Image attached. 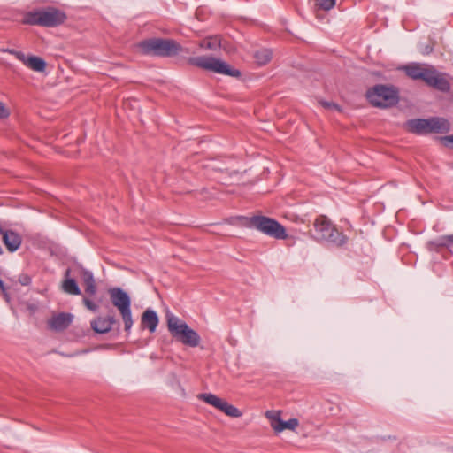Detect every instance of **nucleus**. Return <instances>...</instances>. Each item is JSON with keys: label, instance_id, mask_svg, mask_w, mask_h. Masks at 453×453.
Returning <instances> with one entry per match:
<instances>
[{"label": "nucleus", "instance_id": "23", "mask_svg": "<svg viewBox=\"0 0 453 453\" xmlns=\"http://www.w3.org/2000/svg\"><path fill=\"white\" fill-rule=\"evenodd\" d=\"M336 0H317L316 6L324 11H329L335 5Z\"/></svg>", "mask_w": 453, "mask_h": 453}, {"label": "nucleus", "instance_id": "17", "mask_svg": "<svg viewBox=\"0 0 453 453\" xmlns=\"http://www.w3.org/2000/svg\"><path fill=\"white\" fill-rule=\"evenodd\" d=\"M21 62L29 69L35 72H43L46 68V62L40 57L24 55V60Z\"/></svg>", "mask_w": 453, "mask_h": 453}, {"label": "nucleus", "instance_id": "7", "mask_svg": "<svg viewBox=\"0 0 453 453\" xmlns=\"http://www.w3.org/2000/svg\"><path fill=\"white\" fill-rule=\"evenodd\" d=\"M407 126L411 132L417 134H444L450 129L449 122L440 117L411 119L407 122Z\"/></svg>", "mask_w": 453, "mask_h": 453}, {"label": "nucleus", "instance_id": "21", "mask_svg": "<svg viewBox=\"0 0 453 453\" xmlns=\"http://www.w3.org/2000/svg\"><path fill=\"white\" fill-rule=\"evenodd\" d=\"M200 46L205 50H216L221 47V38L218 35L207 37L201 42Z\"/></svg>", "mask_w": 453, "mask_h": 453}, {"label": "nucleus", "instance_id": "12", "mask_svg": "<svg viewBox=\"0 0 453 453\" xmlns=\"http://www.w3.org/2000/svg\"><path fill=\"white\" fill-rule=\"evenodd\" d=\"M265 415L269 419L272 428L276 433H280L286 429L294 431L299 426L298 419L295 418L288 421H283L280 418L281 411H266Z\"/></svg>", "mask_w": 453, "mask_h": 453}, {"label": "nucleus", "instance_id": "25", "mask_svg": "<svg viewBox=\"0 0 453 453\" xmlns=\"http://www.w3.org/2000/svg\"><path fill=\"white\" fill-rule=\"evenodd\" d=\"M4 51L8 52V53L15 56V58L17 59H19V61L24 60L25 53H23L21 51H18V50H12V49H7V50H4Z\"/></svg>", "mask_w": 453, "mask_h": 453}, {"label": "nucleus", "instance_id": "31", "mask_svg": "<svg viewBox=\"0 0 453 453\" xmlns=\"http://www.w3.org/2000/svg\"><path fill=\"white\" fill-rule=\"evenodd\" d=\"M0 288L3 290V291H5V288H4V284L2 280H0Z\"/></svg>", "mask_w": 453, "mask_h": 453}, {"label": "nucleus", "instance_id": "3", "mask_svg": "<svg viewBox=\"0 0 453 453\" xmlns=\"http://www.w3.org/2000/svg\"><path fill=\"white\" fill-rule=\"evenodd\" d=\"M141 53L161 58H172L178 55L182 48L180 43L171 39L150 38L137 44Z\"/></svg>", "mask_w": 453, "mask_h": 453}, {"label": "nucleus", "instance_id": "28", "mask_svg": "<svg viewBox=\"0 0 453 453\" xmlns=\"http://www.w3.org/2000/svg\"><path fill=\"white\" fill-rule=\"evenodd\" d=\"M321 104H322V105H323L325 108H334V109L339 110L338 105H336V104H334V103L322 102Z\"/></svg>", "mask_w": 453, "mask_h": 453}, {"label": "nucleus", "instance_id": "24", "mask_svg": "<svg viewBox=\"0 0 453 453\" xmlns=\"http://www.w3.org/2000/svg\"><path fill=\"white\" fill-rule=\"evenodd\" d=\"M83 303L89 311H96L98 309V305L96 304L93 301L89 300L88 298L84 297Z\"/></svg>", "mask_w": 453, "mask_h": 453}, {"label": "nucleus", "instance_id": "13", "mask_svg": "<svg viewBox=\"0 0 453 453\" xmlns=\"http://www.w3.org/2000/svg\"><path fill=\"white\" fill-rule=\"evenodd\" d=\"M3 242L10 252L18 250L22 242V237L12 230L2 231Z\"/></svg>", "mask_w": 453, "mask_h": 453}, {"label": "nucleus", "instance_id": "11", "mask_svg": "<svg viewBox=\"0 0 453 453\" xmlns=\"http://www.w3.org/2000/svg\"><path fill=\"white\" fill-rule=\"evenodd\" d=\"M197 397L231 418H240L242 415V411L238 408L214 394L203 393L199 394Z\"/></svg>", "mask_w": 453, "mask_h": 453}, {"label": "nucleus", "instance_id": "20", "mask_svg": "<svg viewBox=\"0 0 453 453\" xmlns=\"http://www.w3.org/2000/svg\"><path fill=\"white\" fill-rule=\"evenodd\" d=\"M449 247H451L449 235H442L427 242V248L431 251H438L441 248Z\"/></svg>", "mask_w": 453, "mask_h": 453}, {"label": "nucleus", "instance_id": "32", "mask_svg": "<svg viewBox=\"0 0 453 453\" xmlns=\"http://www.w3.org/2000/svg\"><path fill=\"white\" fill-rule=\"evenodd\" d=\"M0 254H2V248L0 247Z\"/></svg>", "mask_w": 453, "mask_h": 453}, {"label": "nucleus", "instance_id": "8", "mask_svg": "<svg viewBox=\"0 0 453 453\" xmlns=\"http://www.w3.org/2000/svg\"><path fill=\"white\" fill-rule=\"evenodd\" d=\"M108 293L111 303L117 308L123 319L125 332L129 334L134 324L130 296L120 288H111Z\"/></svg>", "mask_w": 453, "mask_h": 453}, {"label": "nucleus", "instance_id": "18", "mask_svg": "<svg viewBox=\"0 0 453 453\" xmlns=\"http://www.w3.org/2000/svg\"><path fill=\"white\" fill-rule=\"evenodd\" d=\"M81 277L83 281V284L85 285L86 293L88 294L89 296H94L96 292V286L92 273L81 268Z\"/></svg>", "mask_w": 453, "mask_h": 453}, {"label": "nucleus", "instance_id": "22", "mask_svg": "<svg viewBox=\"0 0 453 453\" xmlns=\"http://www.w3.org/2000/svg\"><path fill=\"white\" fill-rule=\"evenodd\" d=\"M272 55L269 49H261L254 53V58L258 65H265L272 59Z\"/></svg>", "mask_w": 453, "mask_h": 453}, {"label": "nucleus", "instance_id": "30", "mask_svg": "<svg viewBox=\"0 0 453 453\" xmlns=\"http://www.w3.org/2000/svg\"><path fill=\"white\" fill-rule=\"evenodd\" d=\"M449 242H450V246H453V234H449Z\"/></svg>", "mask_w": 453, "mask_h": 453}, {"label": "nucleus", "instance_id": "19", "mask_svg": "<svg viewBox=\"0 0 453 453\" xmlns=\"http://www.w3.org/2000/svg\"><path fill=\"white\" fill-rule=\"evenodd\" d=\"M70 269H67L65 271V280L63 281L62 283V288L63 290L67 293V294H70V295H80L81 294V290L77 285V282L75 281L74 279L73 278H69V275H70Z\"/></svg>", "mask_w": 453, "mask_h": 453}, {"label": "nucleus", "instance_id": "14", "mask_svg": "<svg viewBox=\"0 0 453 453\" xmlns=\"http://www.w3.org/2000/svg\"><path fill=\"white\" fill-rule=\"evenodd\" d=\"M73 316L70 313L61 312L53 316L49 320V326L55 331H63L72 323Z\"/></svg>", "mask_w": 453, "mask_h": 453}, {"label": "nucleus", "instance_id": "27", "mask_svg": "<svg viewBox=\"0 0 453 453\" xmlns=\"http://www.w3.org/2000/svg\"><path fill=\"white\" fill-rule=\"evenodd\" d=\"M10 116V111L0 102V119H6Z\"/></svg>", "mask_w": 453, "mask_h": 453}, {"label": "nucleus", "instance_id": "29", "mask_svg": "<svg viewBox=\"0 0 453 453\" xmlns=\"http://www.w3.org/2000/svg\"><path fill=\"white\" fill-rule=\"evenodd\" d=\"M442 140L453 144V135L445 136L442 138Z\"/></svg>", "mask_w": 453, "mask_h": 453}, {"label": "nucleus", "instance_id": "26", "mask_svg": "<svg viewBox=\"0 0 453 453\" xmlns=\"http://www.w3.org/2000/svg\"><path fill=\"white\" fill-rule=\"evenodd\" d=\"M18 280L22 286H28L31 283V278L27 274H20Z\"/></svg>", "mask_w": 453, "mask_h": 453}, {"label": "nucleus", "instance_id": "10", "mask_svg": "<svg viewBox=\"0 0 453 453\" xmlns=\"http://www.w3.org/2000/svg\"><path fill=\"white\" fill-rule=\"evenodd\" d=\"M188 62L195 66L217 73L226 74L232 77H237L240 75V72L238 70L231 68L226 62L212 57L200 56L190 58Z\"/></svg>", "mask_w": 453, "mask_h": 453}, {"label": "nucleus", "instance_id": "1", "mask_svg": "<svg viewBox=\"0 0 453 453\" xmlns=\"http://www.w3.org/2000/svg\"><path fill=\"white\" fill-rule=\"evenodd\" d=\"M405 74L415 81L421 80L429 87L441 92H449L450 83L446 78V74L438 72L434 66L426 64L412 62L399 68Z\"/></svg>", "mask_w": 453, "mask_h": 453}, {"label": "nucleus", "instance_id": "16", "mask_svg": "<svg viewBox=\"0 0 453 453\" xmlns=\"http://www.w3.org/2000/svg\"><path fill=\"white\" fill-rule=\"evenodd\" d=\"M158 321L157 312L151 309H147L141 318L142 326L148 328L150 333H154L156 331Z\"/></svg>", "mask_w": 453, "mask_h": 453}, {"label": "nucleus", "instance_id": "2", "mask_svg": "<svg viewBox=\"0 0 453 453\" xmlns=\"http://www.w3.org/2000/svg\"><path fill=\"white\" fill-rule=\"evenodd\" d=\"M312 237L320 242H328L337 247L345 245L348 238L324 215L319 216L313 223Z\"/></svg>", "mask_w": 453, "mask_h": 453}, {"label": "nucleus", "instance_id": "15", "mask_svg": "<svg viewBox=\"0 0 453 453\" xmlns=\"http://www.w3.org/2000/svg\"><path fill=\"white\" fill-rule=\"evenodd\" d=\"M116 323V319L113 316L109 317H97L91 321L90 326L92 329L99 334H106L110 332L112 326Z\"/></svg>", "mask_w": 453, "mask_h": 453}, {"label": "nucleus", "instance_id": "6", "mask_svg": "<svg viewBox=\"0 0 453 453\" xmlns=\"http://www.w3.org/2000/svg\"><path fill=\"white\" fill-rule=\"evenodd\" d=\"M245 225L276 240H285L288 238L286 228L277 220L269 217L261 215L252 216L246 219Z\"/></svg>", "mask_w": 453, "mask_h": 453}, {"label": "nucleus", "instance_id": "5", "mask_svg": "<svg viewBox=\"0 0 453 453\" xmlns=\"http://www.w3.org/2000/svg\"><path fill=\"white\" fill-rule=\"evenodd\" d=\"M65 19L66 14L64 12L54 7H49L26 13L23 23L52 27L63 24Z\"/></svg>", "mask_w": 453, "mask_h": 453}, {"label": "nucleus", "instance_id": "9", "mask_svg": "<svg viewBox=\"0 0 453 453\" xmlns=\"http://www.w3.org/2000/svg\"><path fill=\"white\" fill-rule=\"evenodd\" d=\"M369 102L381 108L390 107L398 101V91L393 86L375 85L366 93Z\"/></svg>", "mask_w": 453, "mask_h": 453}, {"label": "nucleus", "instance_id": "4", "mask_svg": "<svg viewBox=\"0 0 453 453\" xmlns=\"http://www.w3.org/2000/svg\"><path fill=\"white\" fill-rule=\"evenodd\" d=\"M166 322L171 335L182 344L192 348L197 347L200 344L201 338L199 334L180 318L168 312L166 314Z\"/></svg>", "mask_w": 453, "mask_h": 453}]
</instances>
